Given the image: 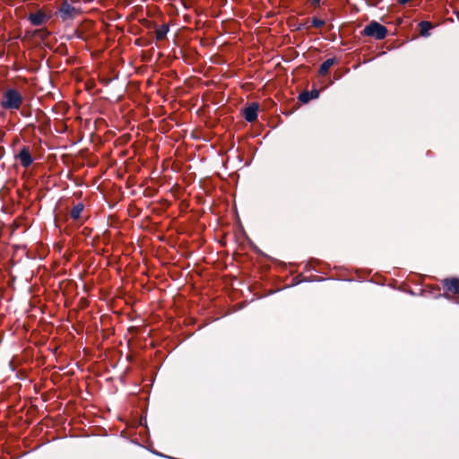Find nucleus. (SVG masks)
Segmentation results:
<instances>
[{
	"mask_svg": "<svg viewBox=\"0 0 459 459\" xmlns=\"http://www.w3.org/2000/svg\"><path fill=\"white\" fill-rule=\"evenodd\" d=\"M337 60L336 58H328L326 59L325 61H324L321 65H320V68H319V74L321 75H325L328 73L330 67L332 65H333L334 64H336Z\"/></svg>",
	"mask_w": 459,
	"mask_h": 459,
	"instance_id": "9",
	"label": "nucleus"
},
{
	"mask_svg": "<svg viewBox=\"0 0 459 459\" xmlns=\"http://www.w3.org/2000/svg\"><path fill=\"white\" fill-rule=\"evenodd\" d=\"M420 35L427 37L429 35V31L432 29V24L429 22L422 21L420 22Z\"/></svg>",
	"mask_w": 459,
	"mask_h": 459,
	"instance_id": "11",
	"label": "nucleus"
},
{
	"mask_svg": "<svg viewBox=\"0 0 459 459\" xmlns=\"http://www.w3.org/2000/svg\"><path fill=\"white\" fill-rule=\"evenodd\" d=\"M363 34L380 40L386 37L387 29L377 22H371L364 28Z\"/></svg>",
	"mask_w": 459,
	"mask_h": 459,
	"instance_id": "3",
	"label": "nucleus"
},
{
	"mask_svg": "<svg viewBox=\"0 0 459 459\" xmlns=\"http://www.w3.org/2000/svg\"><path fill=\"white\" fill-rule=\"evenodd\" d=\"M445 289L454 294H459V279L452 278L444 280Z\"/></svg>",
	"mask_w": 459,
	"mask_h": 459,
	"instance_id": "7",
	"label": "nucleus"
},
{
	"mask_svg": "<svg viewBox=\"0 0 459 459\" xmlns=\"http://www.w3.org/2000/svg\"><path fill=\"white\" fill-rule=\"evenodd\" d=\"M55 14L57 15L62 22L73 21L80 14V9L73 6L68 2H62V4L57 7Z\"/></svg>",
	"mask_w": 459,
	"mask_h": 459,
	"instance_id": "2",
	"label": "nucleus"
},
{
	"mask_svg": "<svg viewBox=\"0 0 459 459\" xmlns=\"http://www.w3.org/2000/svg\"><path fill=\"white\" fill-rule=\"evenodd\" d=\"M259 109V105L255 102L251 103L248 107H247L244 110L245 119L252 123L257 119V113Z\"/></svg>",
	"mask_w": 459,
	"mask_h": 459,
	"instance_id": "6",
	"label": "nucleus"
},
{
	"mask_svg": "<svg viewBox=\"0 0 459 459\" xmlns=\"http://www.w3.org/2000/svg\"><path fill=\"white\" fill-rule=\"evenodd\" d=\"M311 23L316 28H320L325 24V21L316 17H314L311 21Z\"/></svg>",
	"mask_w": 459,
	"mask_h": 459,
	"instance_id": "13",
	"label": "nucleus"
},
{
	"mask_svg": "<svg viewBox=\"0 0 459 459\" xmlns=\"http://www.w3.org/2000/svg\"><path fill=\"white\" fill-rule=\"evenodd\" d=\"M82 210H83V204H76L75 206L73 207V209L71 211V213H70L71 217L74 220L79 219Z\"/></svg>",
	"mask_w": 459,
	"mask_h": 459,
	"instance_id": "12",
	"label": "nucleus"
},
{
	"mask_svg": "<svg viewBox=\"0 0 459 459\" xmlns=\"http://www.w3.org/2000/svg\"><path fill=\"white\" fill-rule=\"evenodd\" d=\"M169 30V26L167 23L162 24L160 28H158L155 31V37L157 40H162L167 37V34Z\"/></svg>",
	"mask_w": 459,
	"mask_h": 459,
	"instance_id": "10",
	"label": "nucleus"
},
{
	"mask_svg": "<svg viewBox=\"0 0 459 459\" xmlns=\"http://www.w3.org/2000/svg\"><path fill=\"white\" fill-rule=\"evenodd\" d=\"M320 91L316 89H313L312 91H306L299 94V100L302 103H307L311 100L317 99L319 97Z\"/></svg>",
	"mask_w": 459,
	"mask_h": 459,
	"instance_id": "8",
	"label": "nucleus"
},
{
	"mask_svg": "<svg viewBox=\"0 0 459 459\" xmlns=\"http://www.w3.org/2000/svg\"><path fill=\"white\" fill-rule=\"evenodd\" d=\"M145 22L147 23V25H148V26H151V25H152V22H147V21H146Z\"/></svg>",
	"mask_w": 459,
	"mask_h": 459,
	"instance_id": "17",
	"label": "nucleus"
},
{
	"mask_svg": "<svg viewBox=\"0 0 459 459\" xmlns=\"http://www.w3.org/2000/svg\"><path fill=\"white\" fill-rule=\"evenodd\" d=\"M51 14H47L43 10H38L36 12H31L28 15V20L33 26H41L47 23L50 18Z\"/></svg>",
	"mask_w": 459,
	"mask_h": 459,
	"instance_id": "4",
	"label": "nucleus"
},
{
	"mask_svg": "<svg viewBox=\"0 0 459 459\" xmlns=\"http://www.w3.org/2000/svg\"><path fill=\"white\" fill-rule=\"evenodd\" d=\"M154 454H155V455H159V456H161V457H166V455H162V454H160V453H158V452H155ZM167 458H170V459H172L171 457H169V456H167Z\"/></svg>",
	"mask_w": 459,
	"mask_h": 459,
	"instance_id": "15",
	"label": "nucleus"
},
{
	"mask_svg": "<svg viewBox=\"0 0 459 459\" xmlns=\"http://www.w3.org/2000/svg\"><path fill=\"white\" fill-rule=\"evenodd\" d=\"M454 8H455V13H456V15H457V18H459V12H458V10H457L455 7H454Z\"/></svg>",
	"mask_w": 459,
	"mask_h": 459,
	"instance_id": "16",
	"label": "nucleus"
},
{
	"mask_svg": "<svg viewBox=\"0 0 459 459\" xmlns=\"http://www.w3.org/2000/svg\"><path fill=\"white\" fill-rule=\"evenodd\" d=\"M186 3H187V2H185V1L180 2L181 5H182L185 9L188 8V6H187Z\"/></svg>",
	"mask_w": 459,
	"mask_h": 459,
	"instance_id": "14",
	"label": "nucleus"
},
{
	"mask_svg": "<svg viewBox=\"0 0 459 459\" xmlns=\"http://www.w3.org/2000/svg\"><path fill=\"white\" fill-rule=\"evenodd\" d=\"M22 101V94L16 89L12 88L4 92L0 105L7 110H18Z\"/></svg>",
	"mask_w": 459,
	"mask_h": 459,
	"instance_id": "1",
	"label": "nucleus"
},
{
	"mask_svg": "<svg viewBox=\"0 0 459 459\" xmlns=\"http://www.w3.org/2000/svg\"><path fill=\"white\" fill-rule=\"evenodd\" d=\"M14 158L20 160L21 165L23 168H29L33 163V158L28 146H22L19 153H17Z\"/></svg>",
	"mask_w": 459,
	"mask_h": 459,
	"instance_id": "5",
	"label": "nucleus"
}]
</instances>
